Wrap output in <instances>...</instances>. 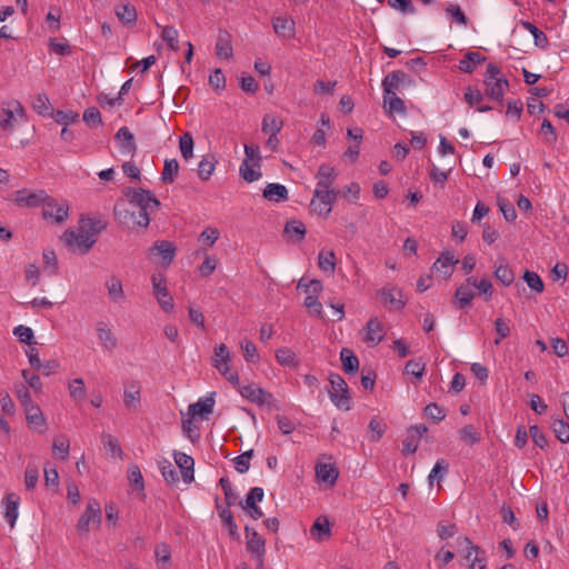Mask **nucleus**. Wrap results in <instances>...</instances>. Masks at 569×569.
I'll return each instance as SVG.
<instances>
[{
  "mask_svg": "<svg viewBox=\"0 0 569 569\" xmlns=\"http://www.w3.org/2000/svg\"><path fill=\"white\" fill-rule=\"evenodd\" d=\"M106 228V223L99 218L81 217L77 230L67 229L62 240L73 251L84 254L97 242V236Z\"/></svg>",
  "mask_w": 569,
  "mask_h": 569,
  "instance_id": "obj_1",
  "label": "nucleus"
},
{
  "mask_svg": "<svg viewBox=\"0 0 569 569\" xmlns=\"http://www.w3.org/2000/svg\"><path fill=\"white\" fill-rule=\"evenodd\" d=\"M486 96L497 102H502L509 87L508 80L501 74L500 68L493 63L487 66L483 79Z\"/></svg>",
  "mask_w": 569,
  "mask_h": 569,
  "instance_id": "obj_2",
  "label": "nucleus"
},
{
  "mask_svg": "<svg viewBox=\"0 0 569 569\" xmlns=\"http://www.w3.org/2000/svg\"><path fill=\"white\" fill-rule=\"evenodd\" d=\"M331 389L328 391L331 402L339 410L349 411L352 408V398L345 379L338 373L329 375Z\"/></svg>",
  "mask_w": 569,
  "mask_h": 569,
  "instance_id": "obj_3",
  "label": "nucleus"
},
{
  "mask_svg": "<svg viewBox=\"0 0 569 569\" xmlns=\"http://www.w3.org/2000/svg\"><path fill=\"white\" fill-rule=\"evenodd\" d=\"M458 547L466 552L465 559L469 562L470 569H487V557L485 550L473 545L468 537L457 539Z\"/></svg>",
  "mask_w": 569,
  "mask_h": 569,
  "instance_id": "obj_4",
  "label": "nucleus"
},
{
  "mask_svg": "<svg viewBox=\"0 0 569 569\" xmlns=\"http://www.w3.org/2000/svg\"><path fill=\"white\" fill-rule=\"evenodd\" d=\"M101 523V505L97 499H89L84 512L78 520L77 530L80 535H87L90 525L99 527Z\"/></svg>",
  "mask_w": 569,
  "mask_h": 569,
  "instance_id": "obj_5",
  "label": "nucleus"
},
{
  "mask_svg": "<svg viewBox=\"0 0 569 569\" xmlns=\"http://www.w3.org/2000/svg\"><path fill=\"white\" fill-rule=\"evenodd\" d=\"M24 116L22 104L18 100L4 101L1 104L0 111V128L6 131H11L18 118Z\"/></svg>",
  "mask_w": 569,
  "mask_h": 569,
  "instance_id": "obj_6",
  "label": "nucleus"
},
{
  "mask_svg": "<svg viewBox=\"0 0 569 569\" xmlns=\"http://www.w3.org/2000/svg\"><path fill=\"white\" fill-rule=\"evenodd\" d=\"M151 283L153 289V295L160 305L161 309L166 312H171L173 310L174 303L173 298L168 291L167 280L161 273H153L151 276Z\"/></svg>",
  "mask_w": 569,
  "mask_h": 569,
  "instance_id": "obj_7",
  "label": "nucleus"
},
{
  "mask_svg": "<svg viewBox=\"0 0 569 569\" xmlns=\"http://www.w3.org/2000/svg\"><path fill=\"white\" fill-rule=\"evenodd\" d=\"M239 393L248 401L257 406L274 407V398L272 393L263 390L257 383H250L239 387Z\"/></svg>",
  "mask_w": 569,
  "mask_h": 569,
  "instance_id": "obj_8",
  "label": "nucleus"
},
{
  "mask_svg": "<svg viewBox=\"0 0 569 569\" xmlns=\"http://www.w3.org/2000/svg\"><path fill=\"white\" fill-rule=\"evenodd\" d=\"M69 213V206L67 202H58L48 194L46 201L42 202V216L46 220L56 223L63 222Z\"/></svg>",
  "mask_w": 569,
  "mask_h": 569,
  "instance_id": "obj_9",
  "label": "nucleus"
},
{
  "mask_svg": "<svg viewBox=\"0 0 569 569\" xmlns=\"http://www.w3.org/2000/svg\"><path fill=\"white\" fill-rule=\"evenodd\" d=\"M47 198L48 193L44 190L21 189L14 192L12 201L21 208H36L42 206Z\"/></svg>",
  "mask_w": 569,
  "mask_h": 569,
  "instance_id": "obj_10",
  "label": "nucleus"
},
{
  "mask_svg": "<svg viewBox=\"0 0 569 569\" xmlns=\"http://www.w3.org/2000/svg\"><path fill=\"white\" fill-rule=\"evenodd\" d=\"M128 196L130 197V204L141 210L153 211L160 206V202L154 194L142 188L131 189L128 192Z\"/></svg>",
  "mask_w": 569,
  "mask_h": 569,
  "instance_id": "obj_11",
  "label": "nucleus"
},
{
  "mask_svg": "<svg viewBox=\"0 0 569 569\" xmlns=\"http://www.w3.org/2000/svg\"><path fill=\"white\" fill-rule=\"evenodd\" d=\"M337 196L338 192L336 190H315L311 206L313 210L319 214L328 216L332 210V206L337 199Z\"/></svg>",
  "mask_w": 569,
  "mask_h": 569,
  "instance_id": "obj_12",
  "label": "nucleus"
},
{
  "mask_svg": "<svg viewBox=\"0 0 569 569\" xmlns=\"http://www.w3.org/2000/svg\"><path fill=\"white\" fill-rule=\"evenodd\" d=\"M246 532V547L249 553L254 558L266 556V540L258 533V531L249 526L244 527Z\"/></svg>",
  "mask_w": 569,
  "mask_h": 569,
  "instance_id": "obj_13",
  "label": "nucleus"
},
{
  "mask_svg": "<svg viewBox=\"0 0 569 569\" xmlns=\"http://www.w3.org/2000/svg\"><path fill=\"white\" fill-rule=\"evenodd\" d=\"M378 295L381 297L383 303L390 309L400 310L406 305L402 290L396 286H385L379 290Z\"/></svg>",
  "mask_w": 569,
  "mask_h": 569,
  "instance_id": "obj_14",
  "label": "nucleus"
},
{
  "mask_svg": "<svg viewBox=\"0 0 569 569\" xmlns=\"http://www.w3.org/2000/svg\"><path fill=\"white\" fill-rule=\"evenodd\" d=\"M405 83H411V78L402 70H396L387 74L382 81L383 94H396Z\"/></svg>",
  "mask_w": 569,
  "mask_h": 569,
  "instance_id": "obj_15",
  "label": "nucleus"
},
{
  "mask_svg": "<svg viewBox=\"0 0 569 569\" xmlns=\"http://www.w3.org/2000/svg\"><path fill=\"white\" fill-rule=\"evenodd\" d=\"M26 420L28 426L37 430L40 433H43L46 431L47 427V419L42 413L41 408L36 403H31L28 407L23 408Z\"/></svg>",
  "mask_w": 569,
  "mask_h": 569,
  "instance_id": "obj_16",
  "label": "nucleus"
},
{
  "mask_svg": "<svg viewBox=\"0 0 569 569\" xmlns=\"http://www.w3.org/2000/svg\"><path fill=\"white\" fill-rule=\"evenodd\" d=\"M19 505L20 498L14 492L8 493L2 500L4 519L11 528L14 527L16 521L19 517Z\"/></svg>",
  "mask_w": 569,
  "mask_h": 569,
  "instance_id": "obj_17",
  "label": "nucleus"
},
{
  "mask_svg": "<svg viewBox=\"0 0 569 569\" xmlns=\"http://www.w3.org/2000/svg\"><path fill=\"white\" fill-rule=\"evenodd\" d=\"M363 330V341L366 343L377 346L380 341L383 340V326L377 317L370 318Z\"/></svg>",
  "mask_w": 569,
  "mask_h": 569,
  "instance_id": "obj_18",
  "label": "nucleus"
},
{
  "mask_svg": "<svg viewBox=\"0 0 569 569\" xmlns=\"http://www.w3.org/2000/svg\"><path fill=\"white\" fill-rule=\"evenodd\" d=\"M317 186L315 190L326 191L335 190L332 184L337 178V172L333 167L329 164H321L316 174Z\"/></svg>",
  "mask_w": 569,
  "mask_h": 569,
  "instance_id": "obj_19",
  "label": "nucleus"
},
{
  "mask_svg": "<svg viewBox=\"0 0 569 569\" xmlns=\"http://www.w3.org/2000/svg\"><path fill=\"white\" fill-rule=\"evenodd\" d=\"M458 263L453 252L446 251L433 263L432 269L440 273L445 279H449L453 272V267Z\"/></svg>",
  "mask_w": 569,
  "mask_h": 569,
  "instance_id": "obj_20",
  "label": "nucleus"
},
{
  "mask_svg": "<svg viewBox=\"0 0 569 569\" xmlns=\"http://www.w3.org/2000/svg\"><path fill=\"white\" fill-rule=\"evenodd\" d=\"M231 352L224 343L217 345L213 349L212 366L219 373H226L230 368Z\"/></svg>",
  "mask_w": 569,
  "mask_h": 569,
  "instance_id": "obj_21",
  "label": "nucleus"
},
{
  "mask_svg": "<svg viewBox=\"0 0 569 569\" xmlns=\"http://www.w3.org/2000/svg\"><path fill=\"white\" fill-rule=\"evenodd\" d=\"M114 138L121 154L131 156L136 151L134 137L128 127H121Z\"/></svg>",
  "mask_w": 569,
  "mask_h": 569,
  "instance_id": "obj_22",
  "label": "nucleus"
},
{
  "mask_svg": "<svg viewBox=\"0 0 569 569\" xmlns=\"http://www.w3.org/2000/svg\"><path fill=\"white\" fill-rule=\"evenodd\" d=\"M96 331L101 346L112 351L118 347V340L112 332L111 328L104 321H98L96 325Z\"/></svg>",
  "mask_w": 569,
  "mask_h": 569,
  "instance_id": "obj_23",
  "label": "nucleus"
},
{
  "mask_svg": "<svg viewBox=\"0 0 569 569\" xmlns=\"http://www.w3.org/2000/svg\"><path fill=\"white\" fill-rule=\"evenodd\" d=\"M150 253H156L162 260V264L168 267L176 256V247L167 240L156 241L150 248Z\"/></svg>",
  "mask_w": 569,
  "mask_h": 569,
  "instance_id": "obj_24",
  "label": "nucleus"
},
{
  "mask_svg": "<svg viewBox=\"0 0 569 569\" xmlns=\"http://www.w3.org/2000/svg\"><path fill=\"white\" fill-rule=\"evenodd\" d=\"M316 477L319 482L333 486L338 479V470L331 463L318 462L315 467Z\"/></svg>",
  "mask_w": 569,
  "mask_h": 569,
  "instance_id": "obj_25",
  "label": "nucleus"
},
{
  "mask_svg": "<svg viewBox=\"0 0 569 569\" xmlns=\"http://www.w3.org/2000/svg\"><path fill=\"white\" fill-rule=\"evenodd\" d=\"M216 54L220 59L229 60L233 57L231 36L226 30H219L216 42Z\"/></svg>",
  "mask_w": 569,
  "mask_h": 569,
  "instance_id": "obj_26",
  "label": "nucleus"
},
{
  "mask_svg": "<svg viewBox=\"0 0 569 569\" xmlns=\"http://www.w3.org/2000/svg\"><path fill=\"white\" fill-rule=\"evenodd\" d=\"M104 286L111 302L119 303L124 300L123 284L117 276H109L104 281Z\"/></svg>",
  "mask_w": 569,
  "mask_h": 569,
  "instance_id": "obj_27",
  "label": "nucleus"
},
{
  "mask_svg": "<svg viewBox=\"0 0 569 569\" xmlns=\"http://www.w3.org/2000/svg\"><path fill=\"white\" fill-rule=\"evenodd\" d=\"M140 383L132 380L126 385L123 392V403L128 409L136 410L141 400Z\"/></svg>",
  "mask_w": 569,
  "mask_h": 569,
  "instance_id": "obj_28",
  "label": "nucleus"
},
{
  "mask_svg": "<svg viewBox=\"0 0 569 569\" xmlns=\"http://www.w3.org/2000/svg\"><path fill=\"white\" fill-rule=\"evenodd\" d=\"M272 28L278 36L291 38L295 36L296 23L291 18L279 16L272 19Z\"/></svg>",
  "mask_w": 569,
  "mask_h": 569,
  "instance_id": "obj_29",
  "label": "nucleus"
},
{
  "mask_svg": "<svg viewBox=\"0 0 569 569\" xmlns=\"http://www.w3.org/2000/svg\"><path fill=\"white\" fill-rule=\"evenodd\" d=\"M213 395L214 393H212L211 396L204 397V398H200V399H198L197 402L191 403L189 406V415L192 417L200 416V417L204 418L206 416L211 413L213 410V407H214Z\"/></svg>",
  "mask_w": 569,
  "mask_h": 569,
  "instance_id": "obj_30",
  "label": "nucleus"
},
{
  "mask_svg": "<svg viewBox=\"0 0 569 569\" xmlns=\"http://www.w3.org/2000/svg\"><path fill=\"white\" fill-rule=\"evenodd\" d=\"M176 465L181 469L183 479L186 481L193 480V466L194 460L191 456L177 451L173 453Z\"/></svg>",
  "mask_w": 569,
  "mask_h": 569,
  "instance_id": "obj_31",
  "label": "nucleus"
},
{
  "mask_svg": "<svg viewBox=\"0 0 569 569\" xmlns=\"http://www.w3.org/2000/svg\"><path fill=\"white\" fill-rule=\"evenodd\" d=\"M262 196L269 201L280 202L288 199V190L283 184L268 183L263 189Z\"/></svg>",
  "mask_w": 569,
  "mask_h": 569,
  "instance_id": "obj_32",
  "label": "nucleus"
},
{
  "mask_svg": "<svg viewBox=\"0 0 569 569\" xmlns=\"http://www.w3.org/2000/svg\"><path fill=\"white\" fill-rule=\"evenodd\" d=\"M117 18L126 26H133L137 21V10L130 3L118 4L114 8Z\"/></svg>",
  "mask_w": 569,
  "mask_h": 569,
  "instance_id": "obj_33",
  "label": "nucleus"
},
{
  "mask_svg": "<svg viewBox=\"0 0 569 569\" xmlns=\"http://www.w3.org/2000/svg\"><path fill=\"white\" fill-rule=\"evenodd\" d=\"M330 523L327 517H319L313 522L310 529V535L313 539L322 541L330 537Z\"/></svg>",
  "mask_w": 569,
  "mask_h": 569,
  "instance_id": "obj_34",
  "label": "nucleus"
},
{
  "mask_svg": "<svg viewBox=\"0 0 569 569\" xmlns=\"http://www.w3.org/2000/svg\"><path fill=\"white\" fill-rule=\"evenodd\" d=\"M217 162L218 161L213 154H207L202 157L198 164V176L202 181L210 179L216 169Z\"/></svg>",
  "mask_w": 569,
  "mask_h": 569,
  "instance_id": "obj_35",
  "label": "nucleus"
},
{
  "mask_svg": "<svg viewBox=\"0 0 569 569\" xmlns=\"http://www.w3.org/2000/svg\"><path fill=\"white\" fill-rule=\"evenodd\" d=\"M495 277L506 287H509L515 281V273L512 269L505 263L503 259L499 260V263L495 266Z\"/></svg>",
  "mask_w": 569,
  "mask_h": 569,
  "instance_id": "obj_36",
  "label": "nucleus"
},
{
  "mask_svg": "<svg viewBox=\"0 0 569 569\" xmlns=\"http://www.w3.org/2000/svg\"><path fill=\"white\" fill-rule=\"evenodd\" d=\"M486 60L483 56L476 51H469L465 58L459 61V69L463 72L471 73L477 64Z\"/></svg>",
  "mask_w": 569,
  "mask_h": 569,
  "instance_id": "obj_37",
  "label": "nucleus"
},
{
  "mask_svg": "<svg viewBox=\"0 0 569 569\" xmlns=\"http://www.w3.org/2000/svg\"><path fill=\"white\" fill-rule=\"evenodd\" d=\"M342 368L347 373H355L359 368V360L352 350L342 348L340 351Z\"/></svg>",
  "mask_w": 569,
  "mask_h": 569,
  "instance_id": "obj_38",
  "label": "nucleus"
},
{
  "mask_svg": "<svg viewBox=\"0 0 569 569\" xmlns=\"http://www.w3.org/2000/svg\"><path fill=\"white\" fill-rule=\"evenodd\" d=\"M53 455L61 459L67 460L70 452V441L64 435L57 436L52 442Z\"/></svg>",
  "mask_w": 569,
  "mask_h": 569,
  "instance_id": "obj_39",
  "label": "nucleus"
},
{
  "mask_svg": "<svg viewBox=\"0 0 569 569\" xmlns=\"http://www.w3.org/2000/svg\"><path fill=\"white\" fill-rule=\"evenodd\" d=\"M282 127L283 121L273 114L268 113L262 119L261 130L264 133L278 134L281 131Z\"/></svg>",
  "mask_w": 569,
  "mask_h": 569,
  "instance_id": "obj_40",
  "label": "nucleus"
},
{
  "mask_svg": "<svg viewBox=\"0 0 569 569\" xmlns=\"http://www.w3.org/2000/svg\"><path fill=\"white\" fill-rule=\"evenodd\" d=\"M318 267L327 273H333L336 269V254L333 251H320L318 256Z\"/></svg>",
  "mask_w": 569,
  "mask_h": 569,
  "instance_id": "obj_41",
  "label": "nucleus"
},
{
  "mask_svg": "<svg viewBox=\"0 0 569 569\" xmlns=\"http://www.w3.org/2000/svg\"><path fill=\"white\" fill-rule=\"evenodd\" d=\"M239 173L241 178L247 182H254L261 178L260 168H257V166H253L252 162L242 161L239 168Z\"/></svg>",
  "mask_w": 569,
  "mask_h": 569,
  "instance_id": "obj_42",
  "label": "nucleus"
},
{
  "mask_svg": "<svg viewBox=\"0 0 569 569\" xmlns=\"http://www.w3.org/2000/svg\"><path fill=\"white\" fill-rule=\"evenodd\" d=\"M383 104L389 113L406 114V106L402 99L396 94H383Z\"/></svg>",
  "mask_w": 569,
  "mask_h": 569,
  "instance_id": "obj_43",
  "label": "nucleus"
},
{
  "mask_svg": "<svg viewBox=\"0 0 569 569\" xmlns=\"http://www.w3.org/2000/svg\"><path fill=\"white\" fill-rule=\"evenodd\" d=\"M68 390L70 393V397L77 401L81 402L86 398V386L82 378H76L69 381L68 383Z\"/></svg>",
  "mask_w": 569,
  "mask_h": 569,
  "instance_id": "obj_44",
  "label": "nucleus"
},
{
  "mask_svg": "<svg viewBox=\"0 0 569 569\" xmlns=\"http://www.w3.org/2000/svg\"><path fill=\"white\" fill-rule=\"evenodd\" d=\"M179 172V163L177 159H166L161 173V180L166 183L174 181Z\"/></svg>",
  "mask_w": 569,
  "mask_h": 569,
  "instance_id": "obj_45",
  "label": "nucleus"
},
{
  "mask_svg": "<svg viewBox=\"0 0 569 569\" xmlns=\"http://www.w3.org/2000/svg\"><path fill=\"white\" fill-rule=\"evenodd\" d=\"M101 440H102L104 449L111 455V457H113V458L122 457L123 452H122L120 443L116 437H113L110 433H103L101 436Z\"/></svg>",
  "mask_w": 569,
  "mask_h": 569,
  "instance_id": "obj_46",
  "label": "nucleus"
},
{
  "mask_svg": "<svg viewBox=\"0 0 569 569\" xmlns=\"http://www.w3.org/2000/svg\"><path fill=\"white\" fill-rule=\"evenodd\" d=\"M154 556L161 569H166L171 560V547L166 542H160L154 548Z\"/></svg>",
  "mask_w": 569,
  "mask_h": 569,
  "instance_id": "obj_47",
  "label": "nucleus"
},
{
  "mask_svg": "<svg viewBox=\"0 0 569 569\" xmlns=\"http://www.w3.org/2000/svg\"><path fill=\"white\" fill-rule=\"evenodd\" d=\"M12 333L20 342L27 343L28 346L37 345L33 330L28 326L19 325L13 328Z\"/></svg>",
  "mask_w": 569,
  "mask_h": 569,
  "instance_id": "obj_48",
  "label": "nucleus"
},
{
  "mask_svg": "<svg viewBox=\"0 0 569 569\" xmlns=\"http://www.w3.org/2000/svg\"><path fill=\"white\" fill-rule=\"evenodd\" d=\"M193 147H194V142H193V138L190 133L187 132V133L180 136L179 148H180L181 156L183 157V159L186 161L190 160L193 157Z\"/></svg>",
  "mask_w": 569,
  "mask_h": 569,
  "instance_id": "obj_49",
  "label": "nucleus"
},
{
  "mask_svg": "<svg viewBox=\"0 0 569 569\" xmlns=\"http://www.w3.org/2000/svg\"><path fill=\"white\" fill-rule=\"evenodd\" d=\"M456 299L460 306V308H465L470 305L472 299L475 298V292L469 286L461 284L456 290Z\"/></svg>",
  "mask_w": 569,
  "mask_h": 569,
  "instance_id": "obj_50",
  "label": "nucleus"
},
{
  "mask_svg": "<svg viewBox=\"0 0 569 569\" xmlns=\"http://www.w3.org/2000/svg\"><path fill=\"white\" fill-rule=\"evenodd\" d=\"M13 391L16 397L20 401L22 408L28 407L29 405L34 402L31 398L29 388L24 383H14Z\"/></svg>",
  "mask_w": 569,
  "mask_h": 569,
  "instance_id": "obj_51",
  "label": "nucleus"
},
{
  "mask_svg": "<svg viewBox=\"0 0 569 569\" xmlns=\"http://www.w3.org/2000/svg\"><path fill=\"white\" fill-rule=\"evenodd\" d=\"M460 437L463 442L469 446L476 445L480 441V433L472 425H467L460 430Z\"/></svg>",
  "mask_w": 569,
  "mask_h": 569,
  "instance_id": "obj_52",
  "label": "nucleus"
},
{
  "mask_svg": "<svg viewBox=\"0 0 569 569\" xmlns=\"http://www.w3.org/2000/svg\"><path fill=\"white\" fill-rule=\"evenodd\" d=\"M240 348L243 352L244 360L247 362H257L259 360V355L256 345L250 340H242L240 342Z\"/></svg>",
  "mask_w": 569,
  "mask_h": 569,
  "instance_id": "obj_53",
  "label": "nucleus"
},
{
  "mask_svg": "<svg viewBox=\"0 0 569 569\" xmlns=\"http://www.w3.org/2000/svg\"><path fill=\"white\" fill-rule=\"evenodd\" d=\"M303 305L310 313L317 316L318 318H323V308L322 303L318 299V296L308 295Z\"/></svg>",
  "mask_w": 569,
  "mask_h": 569,
  "instance_id": "obj_54",
  "label": "nucleus"
},
{
  "mask_svg": "<svg viewBox=\"0 0 569 569\" xmlns=\"http://www.w3.org/2000/svg\"><path fill=\"white\" fill-rule=\"evenodd\" d=\"M161 38L170 49L178 50V30L174 27H163Z\"/></svg>",
  "mask_w": 569,
  "mask_h": 569,
  "instance_id": "obj_55",
  "label": "nucleus"
},
{
  "mask_svg": "<svg viewBox=\"0 0 569 569\" xmlns=\"http://www.w3.org/2000/svg\"><path fill=\"white\" fill-rule=\"evenodd\" d=\"M388 4L401 14H415L416 8L412 0H388Z\"/></svg>",
  "mask_w": 569,
  "mask_h": 569,
  "instance_id": "obj_56",
  "label": "nucleus"
},
{
  "mask_svg": "<svg viewBox=\"0 0 569 569\" xmlns=\"http://www.w3.org/2000/svg\"><path fill=\"white\" fill-rule=\"evenodd\" d=\"M522 26L526 30H528L532 34L536 46L545 47L548 44L547 36L540 29H538L533 23H531L529 21H525V22H522Z\"/></svg>",
  "mask_w": 569,
  "mask_h": 569,
  "instance_id": "obj_57",
  "label": "nucleus"
},
{
  "mask_svg": "<svg viewBox=\"0 0 569 569\" xmlns=\"http://www.w3.org/2000/svg\"><path fill=\"white\" fill-rule=\"evenodd\" d=\"M523 280L536 293H541L543 291V282L538 273L533 271H526L523 273Z\"/></svg>",
  "mask_w": 569,
  "mask_h": 569,
  "instance_id": "obj_58",
  "label": "nucleus"
},
{
  "mask_svg": "<svg viewBox=\"0 0 569 569\" xmlns=\"http://www.w3.org/2000/svg\"><path fill=\"white\" fill-rule=\"evenodd\" d=\"M284 232L288 236L296 237L297 240H301L306 233V228L301 221L292 220L286 223Z\"/></svg>",
  "mask_w": 569,
  "mask_h": 569,
  "instance_id": "obj_59",
  "label": "nucleus"
},
{
  "mask_svg": "<svg viewBox=\"0 0 569 569\" xmlns=\"http://www.w3.org/2000/svg\"><path fill=\"white\" fill-rule=\"evenodd\" d=\"M406 373L412 375L416 378L420 379L426 370V363L422 361V359H411L406 365Z\"/></svg>",
  "mask_w": 569,
  "mask_h": 569,
  "instance_id": "obj_60",
  "label": "nucleus"
},
{
  "mask_svg": "<svg viewBox=\"0 0 569 569\" xmlns=\"http://www.w3.org/2000/svg\"><path fill=\"white\" fill-rule=\"evenodd\" d=\"M552 428H553V432H555L556 437L558 438V440L560 442H562V443L569 442V423L559 419L553 422Z\"/></svg>",
  "mask_w": 569,
  "mask_h": 569,
  "instance_id": "obj_61",
  "label": "nucleus"
},
{
  "mask_svg": "<svg viewBox=\"0 0 569 569\" xmlns=\"http://www.w3.org/2000/svg\"><path fill=\"white\" fill-rule=\"evenodd\" d=\"M39 470L33 465H28L24 471V485L27 490H33L38 483Z\"/></svg>",
  "mask_w": 569,
  "mask_h": 569,
  "instance_id": "obj_62",
  "label": "nucleus"
},
{
  "mask_svg": "<svg viewBox=\"0 0 569 569\" xmlns=\"http://www.w3.org/2000/svg\"><path fill=\"white\" fill-rule=\"evenodd\" d=\"M21 376L23 377V379L26 380V382L28 383V386L36 392H41L42 391V388H43V383L40 379V377L33 372H31L30 370L28 369H23L21 371Z\"/></svg>",
  "mask_w": 569,
  "mask_h": 569,
  "instance_id": "obj_63",
  "label": "nucleus"
},
{
  "mask_svg": "<svg viewBox=\"0 0 569 569\" xmlns=\"http://www.w3.org/2000/svg\"><path fill=\"white\" fill-rule=\"evenodd\" d=\"M44 269L49 274H56L58 271V259L53 250H44L42 253Z\"/></svg>",
  "mask_w": 569,
  "mask_h": 569,
  "instance_id": "obj_64",
  "label": "nucleus"
}]
</instances>
